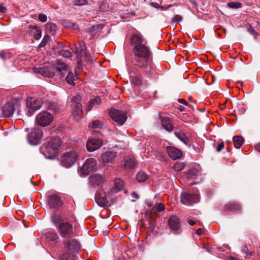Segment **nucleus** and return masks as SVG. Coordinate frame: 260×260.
<instances>
[{
  "label": "nucleus",
  "instance_id": "1",
  "mask_svg": "<svg viewBox=\"0 0 260 260\" xmlns=\"http://www.w3.org/2000/svg\"><path fill=\"white\" fill-rule=\"evenodd\" d=\"M131 41L135 45L133 48L135 64L146 73L150 72L151 69L150 52L143 36L140 34H134Z\"/></svg>",
  "mask_w": 260,
  "mask_h": 260
},
{
  "label": "nucleus",
  "instance_id": "2",
  "mask_svg": "<svg viewBox=\"0 0 260 260\" xmlns=\"http://www.w3.org/2000/svg\"><path fill=\"white\" fill-rule=\"evenodd\" d=\"M53 224L58 228L59 235L64 238H70L73 237L76 229L73 226L71 223L69 222H57L55 220H53Z\"/></svg>",
  "mask_w": 260,
  "mask_h": 260
},
{
  "label": "nucleus",
  "instance_id": "3",
  "mask_svg": "<svg viewBox=\"0 0 260 260\" xmlns=\"http://www.w3.org/2000/svg\"><path fill=\"white\" fill-rule=\"evenodd\" d=\"M97 162L95 158H89L84 164L78 169V173L82 177H84L89 173L96 171Z\"/></svg>",
  "mask_w": 260,
  "mask_h": 260
},
{
  "label": "nucleus",
  "instance_id": "4",
  "mask_svg": "<svg viewBox=\"0 0 260 260\" xmlns=\"http://www.w3.org/2000/svg\"><path fill=\"white\" fill-rule=\"evenodd\" d=\"M105 183L106 178L103 174H94L89 178V185L90 188L103 191L102 188Z\"/></svg>",
  "mask_w": 260,
  "mask_h": 260
},
{
  "label": "nucleus",
  "instance_id": "5",
  "mask_svg": "<svg viewBox=\"0 0 260 260\" xmlns=\"http://www.w3.org/2000/svg\"><path fill=\"white\" fill-rule=\"evenodd\" d=\"M118 153L111 150H107L103 152L100 156L99 161L105 166H109L119 160Z\"/></svg>",
  "mask_w": 260,
  "mask_h": 260
},
{
  "label": "nucleus",
  "instance_id": "6",
  "mask_svg": "<svg viewBox=\"0 0 260 260\" xmlns=\"http://www.w3.org/2000/svg\"><path fill=\"white\" fill-rule=\"evenodd\" d=\"M111 118L119 125H122L127 119V114L125 111L112 108L109 112Z\"/></svg>",
  "mask_w": 260,
  "mask_h": 260
},
{
  "label": "nucleus",
  "instance_id": "7",
  "mask_svg": "<svg viewBox=\"0 0 260 260\" xmlns=\"http://www.w3.org/2000/svg\"><path fill=\"white\" fill-rule=\"evenodd\" d=\"M43 102L41 99L36 98H28L26 100V107L28 109L27 115L28 116L31 115V112L40 109Z\"/></svg>",
  "mask_w": 260,
  "mask_h": 260
},
{
  "label": "nucleus",
  "instance_id": "8",
  "mask_svg": "<svg viewBox=\"0 0 260 260\" xmlns=\"http://www.w3.org/2000/svg\"><path fill=\"white\" fill-rule=\"evenodd\" d=\"M53 119V117L51 114L47 111H42L37 116L36 123L45 127L50 124Z\"/></svg>",
  "mask_w": 260,
  "mask_h": 260
},
{
  "label": "nucleus",
  "instance_id": "9",
  "mask_svg": "<svg viewBox=\"0 0 260 260\" xmlns=\"http://www.w3.org/2000/svg\"><path fill=\"white\" fill-rule=\"evenodd\" d=\"M200 200L199 195L198 194H190L184 192L181 194V202L187 206H192L198 203Z\"/></svg>",
  "mask_w": 260,
  "mask_h": 260
},
{
  "label": "nucleus",
  "instance_id": "10",
  "mask_svg": "<svg viewBox=\"0 0 260 260\" xmlns=\"http://www.w3.org/2000/svg\"><path fill=\"white\" fill-rule=\"evenodd\" d=\"M43 136L42 131L39 128H34L27 135L28 142L33 145H38Z\"/></svg>",
  "mask_w": 260,
  "mask_h": 260
},
{
  "label": "nucleus",
  "instance_id": "11",
  "mask_svg": "<svg viewBox=\"0 0 260 260\" xmlns=\"http://www.w3.org/2000/svg\"><path fill=\"white\" fill-rule=\"evenodd\" d=\"M77 155L75 151H72L64 154L61 158L62 166L67 168L72 166L77 159Z\"/></svg>",
  "mask_w": 260,
  "mask_h": 260
},
{
  "label": "nucleus",
  "instance_id": "12",
  "mask_svg": "<svg viewBox=\"0 0 260 260\" xmlns=\"http://www.w3.org/2000/svg\"><path fill=\"white\" fill-rule=\"evenodd\" d=\"M64 247L71 253H77L80 249L81 245L77 240L72 239L64 242Z\"/></svg>",
  "mask_w": 260,
  "mask_h": 260
},
{
  "label": "nucleus",
  "instance_id": "13",
  "mask_svg": "<svg viewBox=\"0 0 260 260\" xmlns=\"http://www.w3.org/2000/svg\"><path fill=\"white\" fill-rule=\"evenodd\" d=\"M103 144V141L100 139L92 138L88 140L86 145L89 152H93L100 148Z\"/></svg>",
  "mask_w": 260,
  "mask_h": 260
},
{
  "label": "nucleus",
  "instance_id": "14",
  "mask_svg": "<svg viewBox=\"0 0 260 260\" xmlns=\"http://www.w3.org/2000/svg\"><path fill=\"white\" fill-rule=\"evenodd\" d=\"M61 146L60 139L58 138L51 139L48 142L46 149L48 152L53 154H56L57 150Z\"/></svg>",
  "mask_w": 260,
  "mask_h": 260
},
{
  "label": "nucleus",
  "instance_id": "15",
  "mask_svg": "<svg viewBox=\"0 0 260 260\" xmlns=\"http://www.w3.org/2000/svg\"><path fill=\"white\" fill-rule=\"evenodd\" d=\"M123 187V181L120 178H117L115 180L114 186L108 190L107 194L105 193V192H104V196H113L122 189Z\"/></svg>",
  "mask_w": 260,
  "mask_h": 260
},
{
  "label": "nucleus",
  "instance_id": "16",
  "mask_svg": "<svg viewBox=\"0 0 260 260\" xmlns=\"http://www.w3.org/2000/svg\"><path fill=\"white\" fill-rule=\"evenodd\" d=\"M47 202L50 208H58L62 205L60 198L56 194L49 196L48 198Z\"/></svg>",
  "mask_w": 260,
  "mask_h": 260
},
{
  "label": "nucleus",
  "instance_id": "17",
  "mask_svg": "<svg viewBox=\"0 0 260 260\" xmlns=\"http://www.w3.org/2000/svg\"><path fill=\"white\" fill-rule=\"evenodd\" d=\"M37 72L42 76L48 78L53 77L55 75L53 66L50 67L46 66L43 68H38Z\"/></svg>",
  "mask_w": 260,
  "mask_h": 260
},
{
  "label": "nucleus",
  "instance_id": "18",
  "mask_svg": "<svg viewBox=\"0 0 260 260\" xmlns=\"http://www.w3.org/2000/svg\"><path fill=\"white\" fill-rule=\"evenodd\" d=\"M83 115L82 106L80 103H77L74 106L72 116L73 118L76 121L81 119Z\"/></svg>",
  "mask_w": 260,
  "mask_h": 260
},
{
  "label": "nucleus",
  "instance_id": "19",
  "mask_svg": "<svg viewBox=\"0 0 260 260\" xmlns=\"http://www.w3.org/2000/svg\"><path fill=\"white\" fill-rule=\"evenodd\" d=\"M167 150L170 157L174 160L179 159L182 155L181 151L175 147H168Z\"/></svg>",
  "mask_w": 260,
  "mask_h": 260
},
{
  "label": "nucleus",
  "instance_id": "20",
  "mask_svg": "<svg viewBox=\"0 0 260 260\" xmlns=\"http://www.w3.org/2000/svg\"><path fill=\"white\" fill-rule=\"evenodd\" d=\"M122 165L124 169H132L137 167V162L133 156H128L124 158Z\"/></svg>",
  "mask_w": 260,
  "mask_h": 260
},
{
  "label": "nucleus",
  "instance_id": "21",
  "mask_svg": "<svg viewBox=\"0 0 260 260\" xmlns=\"http://www.w3.org/2000/svg\"><path fill=\"white\" fill-rule=\"evenodd\" d=\"M15 109L13 103H8L6 104L2 109V114L5 117L11 116L14 112Z\"/></svg>",
  "mask_w": 260,
  "mask_h": 260
},
{
  "label": "nucleus",
  "instance_id": "22",
  "mask_svg": "<svg viewBox=\"0 0 260 260\" xmlns=\"http://www.w3.org/2000/svg\"><path fill=\"white\" fill-rule=\"evenodd\" d=\"M168 223L170 228L173 231H178L180 229V220L176 216L173 215L171 216L169 219Z\"/></svg>",
  "mask_w": 260,
  "mask_h": 260
},
{
  "label": "nucleus",
  "instance_id": "23",
  "mask_svg": "<svg viewBox=\"0 0 260 260\" xmlns=\"http://www.w3.org/2000/svg\"><path fill=\"white\" fill-rule=\"evenodd\" d=\"M101 191H102V190H99V191H97L95 194V201L96 202V203L99 205L100 207H104L107 205L108 203V200L106 197L103 196L102 193Z\"/></svg>",
  "mask_w": 260,
  "mask_h": 260
},
{
  "label": "nucleus",
  "instance_id": "24",
  "mask_svg": "<svg viewBox=\"0 0 260 260\" xmlns=\"http://www.w3.org/2000/svg\"><path fill=\"white\" fill-rule=\"evenodd\" d=\"M175 135L178 139L187 146H190L191 145V141L186 137L185 135L182 131L175 133Z\"/></svg>",
  "mask_w": 260,
  "mask_h": 260
},
{
  "label": "nucleus",
  "instance_id": "25",
  "mask_svg": "<svg viewBox=\"0 0 260 260\" xmlns=\"http://www.w3.org/2000/svg\"><path fill=\"white\" fill-rule=\"evenodd\" d=\"M30 28L31 29V32L33 35L36 40H39L42 36V31L38 26L36 25H30Z\"/></svg>",
  "mask_w": 260,
  "mask_h": 260
},
{
  "label": "nucleus",
  "instance_id": "26",
  "mask_svg": "<svg viewBox=\"0 0 260 260\" xmlns=\"http://www.w3.org/2000/svg\"><path fill=\"white\" fill-rule=\"evenodd\" d=\"M59 21L65 27L72 28L73 29H77L78 28V26L76 24L67 19H62L59 20Z\"/></svg>",
  "mask_w": 260,
  "mask_h": 260
},
{
  "label": "nucleus",
  "instance_id": "27",
  "mask_svg": "<svg viewBox=\"0 0 260 260\" xmlns=\"http://www.w3.org/2000/svg\"><path fill=\"white\" fill-rule=\"evenodd\" d=\"M74 53L76 54L78 57H81L82 56H83L85 60L87 62H90L91 61V58L90 53L88 51H87V50L81 53H79V52H78V49L77 48L74 51Z\"/></svg>",
  "mask_w": 260,
  "mask_h": 260
},
{
  "label": "nucleus",
  "instance_id": "28",
  "mask_svg": "<svg viewBox=\"0 0 260 260\" xmlns=\"http://www.w3.org/2000/svg\"><path fill=\"white\" fill-rule=\"evenodd\" d=\"M162 126L168 131H171L173 129V125L170 118H164L161 120Z\"/></svg>",
  "mask_w": 260,
  "mask_h": 260
},
{
  "label": "nucleus",
  "instance_id": "29",
  "mask_svg": "<svg viewBox=\"0 0 260 260\" xmlns=\"http://www.w3.org/2000/svg\"><path fill=\"white\" fill-rule=\"evenodd\" d=\"M233 142L236 148H240L243 143L244 140L241 136H236L233 137Z\"/></svg>",
  "mask_w": 260,
  "mask_h": 260
},
{
  "label": "nucleus",
  "instance_id": "30",
  "mask_svg": "<svg viewBox=\"0 0 260 260\" xmlns=\"http://www.w3.org/2000/svg\"><path fill=\"white\" fill-rule=\"evenodd\" d=\"M53 68L55 69L56 71L61 72L67 70V66L64 63L58 62L56 66L53 67Z\"/></svg>",
  "mask_w": 260,
  "mask_h": 260
},
{
  "label": "nucleus",
  "instance_id": "31",
  "mask_svg": "<svg viewBox=\"0 0 260 260\" xmlns=\"http://www.w3.org/2000/svg\"><path fill=\"white\" fill-rule=\"evenodd\" d=\"M148 177V175L144 172H139L137 175V180L138 182H144Z\"/></svg>",
  "mask_w": 260,
  "mask_h": 260
},
{
  "label": "nucleus",
  "instance_id": "32",
  "mask_svg": "<svg viewBox=\"0 0 260 260\" xmlns=\"http://www.w3.org/2000/svg\"><path fill=\"white\" fill-rule=\"evenodd\" d=\"M74 74L72 72H70L66 78V80L67 81V83L70 85H73L74 84Z\"/></svg>",
  "mask_w": 260,
  "mask_h": 260
},
{
  "label": "nucleus",
  "instance_id": "33",
  "mask_svg": "<svg viewBox=\"0 0 260 260\" xmlns=\"http://www.w3.org/2000/svg\"><path fill=\"white\" fill-rule=\"evenodd\" d=\"M229 8L231 9H239L241 8L242 4L238 2H232L227 4Z\"/></svg>",
  "mask_w": 260,
  "mask_h": 260
},
{
  "label": "nucleus",
  "instance_id": "34",
  "mask_svg": "<svg viewBox=\"0 0 260 260\" xmlns=\"http://www.w3.org/2000/svg\"><path fill=\"white\" fill-rule=\"evenodd\" d=\"M77 48L78 49V52H79V53H81L87 50L85 43L82 41H80L79 43V48L76 47L75 49L73 50L74 52Z\"/></svg>",
  "mask_w": 260,
  "mask_h": 260
},
{
  "label": "nucleus",
  "instance_id": "35",
  "mask_svg": "<svg viewBox=\"0 0 260 260\" xmlns=\"http://www.w3.org/2000/svg\"><path fill=\"white\" fill-rule=\"evenodd\" d=\"M185 168V164L183 162H177L173 166V169L175 171L179 172Z\"/></svg>",
  "mask_w": 260,
  "mask_h": 260
},
{
  "label": "nucleus",
  "instance_id": "36",
  "mask_svg": "<svg viewBox=\"0 0 260 260\" xmlns=\"http://www.w3.org/2000/svg\"><path fill=\"white\" fill-rule=\"evenodd\" d=\"M74 255L69 253H63L60 256V260H74Z\"/></svg>",
  "mask_w": 260,
  "mask_h": 260
},
{
  "label": "nucleus",
  "instance_id": "37",
  "mask_svg": "<svg viewBox=\"0 0 260 260\" xmlns=\"http://www.w3.org/2000/svg\"><path fill=\"white\" fill-rule=\"evenodd\" d=\"M168 24L171 23L172 25L179 23L182 21V17H169Z\"/></svg>",
  "mask_w": 260,
  "mask_h": 260
},
{
  "label": "nucleus",
  "instance_id": "38",
  "mask_svg": "<svg viewBox=\"0 0 260 260\" xmlns=\"http://www.w3.org/2000/svg\"><path fill=\"white\" fill-rule=\"evenodd\" d=\"M102 125L101 122L98 120H95L89 123L88 126L89 128H96L100 127Z\"/></svg>",
  "mask_w": 260,
  "mask_h": 260
},
{
  "label": "nucleus",
  "instance_id": "39",
  "mask_svg": "<svg viewBox=\"0 0 260 260\" xmlns=\"http://www.w3.org/2000/svg\"><path fill=\"white\" fill-rule=\"evenodd\" d=\"M58 52L59 55L64 57L68 58L72 56L71 52L68 50H61L60 51H58Z\"/></svg>",
  "mask_w": 260,
  "mask_h": 260
},
{
  "label": "nucleus",
  "instance_id": "40",
  "mask_svg": "<svg viewBox=\"0 0 260 260\" xmlns=\"http://www.w3.org/2000/svg\"><path fill=\"white\" fill-rule=\"evenodd\" d=\"M153 209L155 211H156L158 212H161L165 210V206L162 203H159L156 204V206L153 208Z\"/></svg>",
  "mask_w": 260,
  "mask_h": 260
},
{
  "label": "nucleus",
  "instance_id": "41",
  "mask_svg": "<svg viewBox=\"0 0 260 260\" xmlns=\"http://www.w3.org/2000/svg\"><path fill=\"white\" fill-rule=\"evenodd\" d=\"M50 37L49 35H45L40 44V47H44L47 42L50 40Z\"/></svg>",
  "mask_w": 260,
  "mask_h": 260
},
{
  "label": "nucleus",
  "instance_id": "42",
  "mask_svg": "<svg viewBox=\"0 0 260 260\" xmlns=\"http://www.w3.org/2000/svg\"><path fill=\"white\" fill-rule=\"evenodd\" d=\"M81 96L79 95H77L73 99H72L71 103H72V106H74L77 104L79 103L78 102L80 100Z\"/></svg>",
  "mask_w": 260,
  "mask_h": 260
},
{
  "label": "nucleus",
  "instance_id": "43",
  "mask_svg": "<svg viewBox=\"0 0 260 260\" xmlns=\"http://www.w3.org/2000/svg\"><path fill=\"white\" fill-rule=\"evenodd\" d=\"M87 4L86 0H74V4L76 6H83Z\"/></svg>",
  "mask_w": 260,
  "mask_h": 260
},
{
  "label": "nucleus",
  "instance_id": "44",
  "mask_svg": "<svg viewBox=\"0 0 260 260\" xmlns=\"http://www.w3.org/2000/svg\"><path fill=\"white\" fill-rule=\"evenodd\" d=\"M132 82L134 85H139L141 84V80L140 79H139L138 77H134L132 78Z\"/></svg>",
  "mask_w": 260,
  "mask_h": 260
},
{
  "label": "nucleus",
  "instance_id": "45",
  "mask_svg": "<svg viewBox=\"0 0 260 260\" xmlns=\"http://www.w3.org/2000/svg\"><path fill=\"white\" fill-rule=\"evenodd\" d=\"M232 212L235 213V212H237L240 210V206L238 205H234L231 207Z\"/></svg>",
  "mask_w": 260,
  "mask_h": 260
},
{
  "label": "nucleus",
  "instance_id": "46",
  "mask_svg": "<svg viewBox=\"0 0 260 260\" xmlns=\"http://www.w3.org/2000/svg\"><path fill=\"white\" fill-rule=\"evenodd\" d=\"M47 235L48 237H49L50 236L51 240H55L57 237V234L53 232H48Z\"/></svg>",
  "mask_w": 260,
  "mask_h": 260
},
{
  "label": "nucleus",
  "instance_id": "47",
  "mask_svg": "<svg viewBox=\"0 0 260 260\" xmlns=\"http://www.w3.org/2000/svg\"><path fill=\"white\" fill-rule=\"evenodd\" d=\"M91 101L93 102L94 105H99L101 103V100L99 97L96 96L93 99L91 100Z\"/></svg>",
  "mask_w": 260,
  "mask_h": 260
},
{
  "label": "nucleus",
  "instance_id": "48",
  "mask_svg": "<svg viewBox=\"0 0 260 260\" xmlns=\"http://www.w3.org/2000/svg\"><path fill=\"white\" fill-rule=\"evenodd\" d=\"M224 145L223 142L219 144L216 148V150L217 152L221 151L224 148Z\"/></svg>",
  "mask_w": 260,
  "mask_h": 260
},
{
  "label": "nucleus",
  "instance_id": "49",
  "mask_svg": "<svg viewBox=\"0 0 260 260\" xmlns=\"http://www.w3.org/2000/svg\"><path fill=\"white\" fill-rule=\"evenodd\" d=\"M95 105H94L93 102H91V101L88 103V105L87 107V111H90L92 108L93 107V106Z\"/></svg>",
  "mask_w": 260,
  "mask_h": 260
},
{
  "label": "nucleus",
  "instance_id": "50",
  "mask_svg": "<svg viewBox=\"0 0 260 260\" xmlns=\"http://www.w3.org/2000/svg\"><path fill=\"white\" fill-rule=\"evenodd\" d=\"M0 57L3 59L5 60L6 58V53L4 51H0Z\"/></svg>",
  "mask_w": 260,
  "mask_h": 260
},
{
  "label": "nucleus",
  "instance_id": "51",
  "mask_svg": "<svg viewBox=\"0 0 260 260\" xmlns=\"http://www.w3.org/2000/svg\"><path fill=\"white\" fill-rule=\"evenodd\" d=\"M7 12V8L4 7L2 5L0 4V12L2 13H5Z\"/></svg>",
  "mask_w": 260,
  "mask_h": 260
},
{
  "label": "nucleus",
  "instance_id": "52",
  "mask_svg": "<svg viewBox=\"0 0 260 260\" xmlns=\"http://www.w3.org/2000/svg\"><path fill=\"white\" fill-rule=\"evenodd\" d=\"M247 30L249 33H250L252 35H255L257 34L256 32L251 27L248 28Z\"/></svg>",
  "mask_w": 260,
  "mask_h": 260
},
{
  "label": "nucleus",
  "instance_id": "53",
  "mask_svg": "<svg viewBox=\"0 0 260 260\" xmlns=\"http://www.w3.org/2000/svg\"><path fill=\"white\" fill-rule=\"evenodd\" d=\"M187 222L190 225H193L196 223V221L193 219H189L187 220Z\"/></svg>",
  "mask_w": 260,
  "mask_h": 260
},
{
  "label": "nucleus",
  "instance_id": "54",
  "mask_svg": "<svg viewBox=\"0 0 260 260\" xmlns=\"http://www.w3.org/2000/svg\"><path fill=\"white\" fill-rule=\"evenodd\" d=\"M50 28L52 30H56L57 29V26L55 24L51 23L50 24Z\"/></svg>",
  "mask_w": 260,
  "mask_h": 260
},
{
  "label": "nucleus",
  "instance_id": "55",
  "mask_svg": "<svg viewBox=\"0 0 260 260\" xmlns=\"http://www.w3.org/2000/svg\"><path fill=\"white\" fill-rule=\"evenodd\" d=\"M203 232V230L202 229H201V228L198 229L196 231V233L198 235H201Z\"/></svg>",
  "mask_w": 260,
  "mask_h": 260
},
{
  "label": "nucleus",
  "instance_id": "56",
  "mask_svg": "<svg viewBox=\"0 0 260 260\" xmlns=\"http://www.w3.org/2000/svg\"><path fill=\"white\" fill-rule=\"evenodd\" d=\"M179 102L185 105H187V103L183 99H179Z\"/></svg>",
  "mask_w": 260,
  "mask_h": 260
},
{
  "label": "nucleus",
  "instance_id": "57",
  "mask_svg": "<svg viewBox=\"0 0 260 260\" xmlns=\"http://www.w3.org/2000/svg\"><path fill=\"white\" fill-rule=\"evenodd\" d=\"M151 5L155 8H158L159 7V5L156 3H151Z\"/></svg>",
  "mask_w": 260,
  "mask_h": 260
},
{
  "label": "nucleus",
  "instance_id": "58",
  "mask_svg": "<svg viewBox=\"0 0 260 260\" xmlns=\"http://www.w3.org/2000/svg\"><path fill=\"white\" fill-rule=\"evenodd\" d=\"M47 17H39V19L40 21L42 22H45L47 21Z\"/></svg>",
  "mask_w": 260,
  "mask_h": 260
},
{
  "label": "nucleus",
  "instance_id": "59",
  "mask_svg": "<svg viewBox=\"0 0 260 260\" xmlns=\"http://www.w3.org/2000/svg\"><path fill=\"white\" fill-rule=\"evenodd\" d=\"M255 150L260 152V144H257L255 146Z\"/></svg>",
  "mask_w": 260,
  "mask_h": 260
},
{
  "label": "nucleus",
  "instance_id": "60",
  "mask_svg": "<svg viewBox=\"0 0 260 260\" xmlns=\"http://www.w3.org/2000/svg\"><path fill=\"white\" fill-rule=\"evenodd\" d=\"M132 196L133 197L136 198L137 199L138 198V196L136 192H133Z\"/></svg>",
  "mask_w": 260,
  "mask_h": 260
},
{
  "label": "nucleus",
  "instance_id": "61",
  "mask_svg": "<svg viewBox=\"0 0 260 260\" xmlns=\"http://www.w3.org/2000/svg\"><path fill=\"white\" fill-rule=\"evenodd\" d=\"M39 16H42V17H44V16H46L44 14H40Z\"/></svg>",
  "mask_w": 260,
  "mask_h": 260
},
{
  "label": "nucleus",
  "instance_id": "62",
  "mask_svg": "<svg viewBox=\"0 0 260 260\" xmlns=\"http://www.w3.org/2000/svg\"><path fill=\"white\" fill-rule=\"evenodd\" d=\"M148 205L149 207H151L152 206V204L151 203L148 204Z\"/></svg>",
  "mask_w": 260,
  "mask_h": 260
},
{
  "label": "nucleus",
  "instance_id": "63",
  "mask_svg": "<svg viewBox=\"0 0 260 260\" xmlns=\"http://www.w3.org/2000/svg\"><path fill=\"white\" fill-rule=\"evenodd\" d=\"M231 260H237V259L236 258H235L232 257L231 258Z\"/></svg>",
  "mask_w": 260,
  "mask_h": 260
},
{
  "label": "nucleus",
  "instance_id": "64",
  "mask_svg": "<svg viewBox=\"0 0 260 260\" xmlns=\"http://www.w3.org/2000/svg\"><path fill=\"white\" fill-rule=\"evenodd\" d=\"M62 74H63V73H61V75L62 76H63Z\"/></svg>",
  "mask_w": 260,
  "mask_h": 260
}]
</instances>
